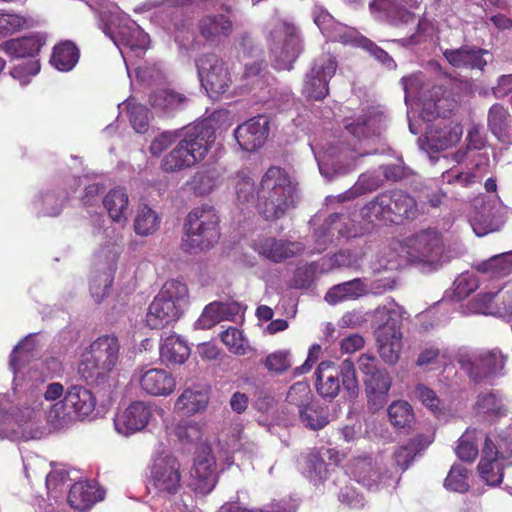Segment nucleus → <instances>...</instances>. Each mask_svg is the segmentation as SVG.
<instances>
[{"label": "nucleus", "mask_w": 512, "mask_h": 512, "mask_svg": "<svg viewBox=\"0 0 512 512\" xmlns=\"http://www.w3.org/2000/svg\"><path fill=\"white\" fill-rule=\"evenodd\" d=\"M26 341L15 346L10 354L9 365L14 373V383L23 389H33L53 378L54 370L59 366L55 358L35 360L24 366V362L30 357V351L25 348Z\"/></svg>", "instance_id": "0eeeda50"}, {"label": "nucleus", "mask_w": 512, "mask_h": 512, "mask_svg": "<svg viewBox=\"0 0 512 512\" xmlns=\"http://www.w3.org/2000/svg\"><path fill=\"white\" fill-rule=\"evenodd\" d=\"M219 223V216L212 206L194 208L184 222L182 249L192 253L213 247L220 238Z\"/></svg>", "instance_id": "39448f33"}, {"label": "nucleus", "mask_w": 512, "mask_h": 512, "mask_svg": "<svg viewBox=\"0 0 512 512\" xmlns=\"http://www.w3.org/2000/svg\"><path fill=\"white\" fill-rule=\"evenodd\" d=\"M444 487L453 492H467L470 487L468 483V469L461 464H454L444 480Z\"/></svg>", "instance_id": "79ce46f5"}, {"label": "nucleus", "mask_w": 512, "mask_h": 512, "mask_svg": "<svg viewBox=\"0 0 512 512\" xmlns=\"http://www.w3.org/2000/svg\"><path fill=\"white\" fill-rule=\"evenodd\" d=\"M362 154H358L356 149H348V148H341L339 150V153L336 155L339 159L340 163L345 164V171L352 170L356 166V160L358 156H361Z\"/></svg>", "instance_id": "69168bd1"}, {"label": "nucleus", "mask_w": 512, "mask_h": 512, "mask_svg": "<svg viewBox=\"0 0 512 512\" xmlns=\"http://www.w3.org/2000/svg\"><path fill=\"white\" fill-rule=\"evenodd\" d=\"M160 224L157 213L148 205L139 206L134 220L135 233L141 236H147L154 233Z\"/></svg>", "instance_id": "e433bc0d"}, {"label": "nucleus", "mask_w": 512, "mask_h": 512, "mask_svg": "<svg viewBox=\"0 0 512 512\" xmlns=\"http://www.w3.org/2000/svg\"><path fill=\"white\" fill-rule=\"evenodd\" d=\"M442 54L447 62L457 69L483 70L487 65L484 55L488 54V51L476 46L463 45L455 49H445Z\"/></svg>", "instance_id": "4be33fe9"}, {"label": "nucleus", "mask_w": 512, "mask_h": 512, "mask_svg": "<svg viewBox=\"0 0 512 512\" xmlns=\"http://www.w3.org/2000/svg\"><path fill=\"white\" fill-rule=\"evenodd\" d=\"M454 103L441 98L434 102L435 114L443 117L442 120L430 127L426 133L429 147L434 151H441L458 143L463 135V127L450 119H445V112L454 109Z\"/></svg>", "instance_id": "9b49d317"}, {"label": "nucleus", "mask_w": 512, "mask_h": 512, "mask_svg": "<svg viewBox=\"0 0 512 512\" xmlns=\"http://www.w3.org/2000/svg\"><path fill=\"white\" fill-rule=\"evenodd\" d=\"M104 207L114 222L126 221L128 210V195L123 188L111 189L103 199Z\"/></svg>", "instance_id": "72a5a7b5"}, {"label": "nucleus", "mask_w": 512, "mask_h": 512, "mask_svg": "<svg viewBox=\"0 0 512 512\" xmlns=\"http://www.w3.org/2000/svg\"><path fill=\"white\" fill-rule=\"evenodd\" d=\"M315 376L316 390L323 398L333 399L339 394L340 379L350 397L358 393L356 370L350 359L342 361L340 365H335L331 361H322L315 371Z\"/></svg>", "instance_id": "6e6552de"}, {"label": "nucleus", "mask_w": 512, "mask_h": 512, "mask_svg": "<svg viewBox=\"0 0 512 512\" xmlns=\"http://www.w3.org/2000/svg\"><path fill=\"white\" fill-rule=\"evenodd\" d=\"M234 29L230 17L225 14H208L197 22L199 35L210 45H219L230 37Z\"/></svg>", "instance_id": "aec40b11"}, {"label": "nucleus", "mask_w": 512, "mask_h": 512, "mask_svg": "<svg viewBox=\"0 0 512 512\" xmlns=\"http://www.w3.org/2000/svg\"><path fill=\"white\" fill-rule=\"evenodd\" d=\"M511 465L512 442L506 444V452L504 453L486 436L482 449V457L477 467L483 481L489 486L501 484L504 477V468Z\"/></svg>", "instance_id": "ddd939ff"}, {"label": "nucleus", "mask_w": 512, "mask_h": 512, "mask_svg": "<svg viewBox=\"0 0 512 512\" xmlns=\"http://www.w3.org/2000/svg\"><path fill=\"white\" fill-rule=\"evenodd\" d=\"M221 321L223 320L219 302L214 301L205 306L197 325L202 329H210Z\"/></svg>", "instance_id": "5fc2aeb1"}, {"label": "nucleus", "mask_w": 512, "mask_h": 512, "mask_svg": "<svg viewBox=\"0 0 512 512\" xmlns=\"http://www.w3.org/2000/svg\"><path fill=\"white\" fill-rule=\"evenodd\" d=\"M253 248L261 257L273 263H281L304 251V246L300 242L275 237H259Z\"/></svg>", "instance_id": "f3484780"}, {"label": "nucleus", "mask_w": 512, "mask_h": 512, "mask_svg": "<svg viewBox=\"0 0 512 512\" xmlns=\"http://www.w3.org/2000/svg\"><path fill=\"white\" fill-rule=\"evenodd\" d=\"M417 399L434 415L438 416L444 412L442 400L436 392L424 384H417L415 387Z\"/></svg>", "instance_id": "49530a36"}, {"label": "nucleus", "mask_w": 512, "mask_h": 512, "mask_svg": "<svg viewBox=\"0 0 512 512\" xmlns=\"http://www.w3.org/2000/svg\"><path fill=\"white\" fill-rule=\"evenodd\" d=\"M365 391L369 408L377 411L387 403L388 393L392 385V379L386 370L364 378Z\"/></svg>", "instance_id": "a878e982"}, {"label": "nucleus", "mask_w": 512, "mask_h": 512, "mask_svg": "<svg viewBox=\"0 0 512 512\" xmlns=\"http://www.w3.org/2000/svg\"><path fill=\"white\" fill-rule=\"evenodd\" d=\"M297 184L287 171L279 166H270L260 179L257 189L256 207L265 220L274 221L284 217L296 206Z\"/></svg>", "instance_id": "f257e3e1"}, {"label": "nucleus", "mask_w": 512, "mask_h": 512, "mask_svg": "<svg viewBox=\"0 0 512 512\" xmlns=\"http://www.w3.org/2000/svg\"><path fill=\"white\" fill-rule=\"evenodd\" d=\"M158 296L167 301L171 300L174 304H177L178 307H181V303L185 301L188 296V288L182 281L170 279L164 283Z\"/></svg>", "instance_id": "c03bdc74"}, {"label": "nucleus", "mask_w": 512, "mask_h": 512, "mask_svg": "<svg viewBox=\"0 0 512 512\" xmlns=\"http://www.w3.org/2000/svg\"><path fill=\"white\" fill-rule=\"evenodd\" d=\"M176 146L164 156L161 168L165 172H178L202 161L215 141V130L202 121L179 132Z\"/></svg>", "instance_id": "f03ea898"}, {"label": "nucleus", "mask_w": 512, "mask_h": 512, "mask_svg": "<svg viewBox=\"0 0 512 512\" xmlns=\"http://www.w3.org/2000/svg\"><path fill=\"white\" fill-rule=\"evenodd\" d=\"M149 36L140 27L131 30L130 37L126 40V44L132 50H146L149 46Z\"/></svg>", "instance_id": "680f3d73"}, {"label": "nucleus", "mask_w": 512, "mask_h": 512, "mask_svg": "<svg viewBox=\"0 0 512 512\" xmlns=\"http://www.w3.org/2000/svg\"><path fill=\"white\" fill-rule=\"evenodd\" d=\"M222 320H234V318L242 312V307L237 302H219Z\"/></svg>", "instance_id": "774afa93"}, {"label": "nucleus", "mask_w": 512, "mask_h": 512, "mask_svg": "<svg viewBox=\"0 0 512 512\" xmlns=\"http://www.w3.org/2000/svg\"><path fill=\"white\" fill-rule=\"evenodd\" d=\"M218 512H295V507L287 500L275 501L265 508H246L237 502L224 503Z\"/></svg>", "instance_id": "a19ab883"}, {"label": "nucleus", "mask_w": 512, "mask_h": 512, "mask_svg": "<svg viewBox=\"0 0 512 512\" xmlns=\"http://www.w3.org/2000/svg\"><path fill=\"white\" fill-rule=\"evenodd\" d=\"M364 343V338L361 335L353 334L341 340L340 349L342 353L352 354L362 349Z\"/></svg>", "instance_id": "0e129e2a"}, {"label": "nucleus", "mask_w": 512, "mask_h": 512, "mask_svg": "<svg viewBox=\"0 0 512 512\" xmlns=\"http://www.w3.org/2000/svg\"><path fill=\"white\" fill-rule=\"evenodd\" d=\"M475 169L469 168L468 171H459L455 168H452L442 174L443 181L447 183H458L461 186H468L480 177L475 172Z\"/></svg>", "instance_id": "6e6d98bb"}, {"label": "nucleus", "mask_w": 512, "mask_h": 512, "mask_svg": "<svg viewBox=\"0 0 512 512\" xmlns=\"http://www.w3.org/2000/svg\"><path fill=\"white\" fill-rule=\"evenodd\" d=\"M113 283V269L96 274L90 282V292L96 303H101L109 294Z\"/></svg>", "instance_id": "a18cd8bd"}, {"label": "nucleus", "mask_w": 512, "mask_h": 512, "mask_svg": "<svg viewBox=\"0 0 512 512\" xmlns=\"http://www.w3.org/2000/svg\"><path fill=\"white\" fill-rule=\"evenodd\" d=\"M269 135V120L258 115L239 125L234 136L242 150L256 151L262 147Z\"/></svg>", "instance_id": "a211bd4d"}, {"label": "nucleus", "mask_w": 512, "mask_h": 512, "mask_svg": "<svg viewBox=\"0 0 512 512\" xmlns=\"http://www.w3.org/2000/svg\"><path fill=\"white\" fill-rule=\"evenodd\" d=\"M371 117L367 114L358 116L353 121L345 125L346 131L354 136L356 139L361 140L371 135L372 129L370 126Z\"/></svg>", "instance_id": "864d4df0"}, {"label": "nucleus", "mask_w": 512, "mask_h": 512, "mask_svg": "<svg viewBox=\"0 0 512 512\" xmlns=\"http://www.w3.org/2000/svg\"><path fill=\"white\" fill-rule=\"evenodd\" d=\"M508 111L500 104H494L489 109L488 126L493 134L503 133L508 124Z\"/></svg>", "instance_id": "8fccbe9b"}, {"label": "nucleus", "mask_w": 512, "mask_h": 512, "mask_svg": "<svg viewBox=\"0 0 512 512\" xmlns=\"http://www.w3.org/2000/svg\"><path fill=\"white\" fill-rule=\"evenodd\" d=\"M208 397L201 391L186 389L178 397L175 407L185 414H195L206 408Z\"/></svg>", "instance_id": "4c0bfd02"}, {"label": "nucleus", "mask_w": 512, "mask_h": 512, "mask_svg": "<svg viewBox=\"0 0 512 512\" xmlns=\"http://www.w3.org/2000/svg\"><path fill=\"white\" fill-rule=\"evenodd\" d=\"M235 191L237 199L242 204L254 203L257 199V189L248 171L241 170L236 174Z\"/></svg>", "instance_id": "ea45409f"}, {"label": "nucleus", "mask_w": 512, "mask_h": 512, "mask_svg": "<svg viewBox=\"0 0 512 512\" xmlns=\"http://www.w3.org/2000/svg\"><path fill=\"white\" fill-rule=\"evenodd\" d=\"M181 313L182 307L157 295L148 307L146 325L151 329H162L179 319Z\"/></svg>", "instance_id": "5701e85b"}, {"label": "nucleus", "mask_w": 512, "mask_h": 512, "mask_svg": "<svg viewBox=\"0 0 512 512\" xmlns=\"http://www.w3.org/2000/svg\"><path fill=\"white\" fill-rule=\"evenodd\" d=\"M97 489L88 482L74 483L68 493V503L71 508L79 511L90 509L99 498L96 495Z\"/></svg>", "instance_id": "2f4dec72"}, {"label": "nucleus", "mask_w": 512, "mask_h": 512, "mask_svg": "<svg viewBox=\"0 0 512 512\" xmlns=\"http://www.w3.org/2000/svg\"><path fill=\"white\" fill-rule=\"evenodd\" d=\"M455 452L462 461L473 462L478 456V446L469 440V435L466 433L459 439Z\"/></svg>", "instance_id": "4d7b16f0"}, {"label": "nucleus", "mask_w": 512, "mask_h": 512, "mask_svg": "<svg viewBox=\"0 0 512 512\" xmlns=\"http://www.w3.org/2000/svg\"><path fill=\"white\" fill-rule=\"evenodd\" d=\"M33 26L32 19L20 14L0 13V38H5Z\"/></svg>", "instance_id": "58836bf2"}, {"label": "nucleus", "mask_w": 512, "mask_h": 512, "mask_svg": "<svg viewBox=\"0 0 512 512\" xmlns=\"http://www.w3.org/2000/svg\"><path fill=\"white\" fill-rule=\"evenodd\" d=\"M281 33L284 35L283 45L272 49L276 55L275 68L289 70L302 51V41L297 28L292 24L283 23Z\"/></svg>", "instance_id": "412c9836"}, {"label": "nucleus", "mask_w": 512, "mask_h": 512, "mask_svg": "<svg viewBox=\"0 0 512 512\" xmlns=\"http://www.w3.org/2000/svg\"><path fill=\"white\" fill-rule=\"evenodd\" d=\"M402 333L396 322L385 323L378 329L377 342L382 359L388 364H395L402 349Z\"/></svg>", "instance_id": "393cba45"}, {"label": "nucleus", "mask_w": 512, "mask_h": 512, "mask_svg": "<svg viewBox=\"0 0 512 512\" xmlns=\"http://www.w3.org/2000/svg\"><path fill=\"white\" fill-rule=\"evenodd\" d=\"M311 390L306 382L294 383L287 392L286 402L301 410L311 401Z\"/></svg>", "instance_id": "09e8293b"}, {"label": "nucleus", "mask_w": 512, "mask_h": 512, "mask_svg": "<svg viewBox=\"0 0 512 512\" xmlns=\"http://www.w3.org/2000/svg\"><path fill=\"white\" fill-rule=\"evenodd\" d=\"M120 341L115 334L97 337L82 354L78 366L80 376L89 385L108 384L120 361Z\"/></svg>", "instance_id": "7ed1b4c3"}, {"label": "nucleus", "mask_w": 512, "mask_h": 512, "mask_svg": "<svg viewBox=\"0 0 512 512\" xmlns=\"http://www.w3.org/2000/svg\"><path fill=\"white\" fill-rule=\"evenodd\" d=\"M474 411L477 415H483L489 420L499 419L507 413L502 398L495 392L480 393L474 404Z\"/></svg>", "instance_id": "7c9ffc66"}, {"label": "nucleus", "mask_w": 512, "mask_h": 512, "mask_svg": "<svg viewBox=\"0 0 512 512\" xmlns=\"http://www.w3.org/2000/svg\"><path fill=\"white\" fill-rule=\"evenodd\" d=\"M264 365L269 371L282 373L290 367L288 353L283 351L271 353L265 358Z\"/></svg>", "instance_id": "bf43d9fd"}, {"label": "nucleus", "mask_w": 512, "mask_h": 512, "mask_svg": "<svg viewBox=\"0 0 512 512\" xmlns=\"http://www.w3.org/2000/svg\"><path fill=\"white\" fill-rule=\"evenodd\" d=\"M183 471L180 460L170 452L156 454L148 466L146 487L150 493L171 499L183 489Z\"/></svg>", "instance_id": "423d86ee"}, {"label": "nucleus", "mask_w": 512, "mask_h": 512, "mask_svg": "<svg viewBox=\"0 0 512 512\" xmlns=\"http://www.w3.org/2000/svg\"><path fill=\"white\" fill-rule=\"evenodd\" d=\"M220 339L233 354L245 355L249 349L242 332L236 327L227 328L220 334Z\"/></svg>", "instance_id": "37998d69"}, {"label": "nucleus", "mask_w": 512, "mask_h": 512, "mask_svg": "<svg viewBox=\"0 0 512 512\" xmlns=\"http://www.w3.org/2000/svg\"><path fill=\"white\" fill-rule=\"evenodd\" d=\"M367 293V284L361 278H355L330 287L324 299L327 303L336 305L341 302L359 299Z\"/></svg>", "instance_id": "cd10ccee"}, {"label": "nucleus", "mask_w": 512, "mask_h": 512, "mask_svg": "<svg viewBox=\"0 0 512 512\" xmlns=\"http://www.w3.org/2000/svg\"><path fill=\"white\" fill-rule=\"evenodd\" d=\"M387 412L390 423L396 429H410L415 421L412 406L404 400L392 402Z\"/></svg>", "instance_id": "f704fd0d"}, {"label": "nucleus", "mask_w": 512, "mask_h": 512, "mask_svg": "<svg viewBox=\"0 0 512 512\" xmlns=\"http://www.w3.org/2000/svg\"><path fill=\"white\" fill-rule=\"evenodd\" d=\"M127 112L133 129L137 133H145L149 127L148 109L140 104H129Z\"/></svg>", "instance_id": "3c124183"}, {"label": "nucleus", "mask_w": 512, "mask_h": 512, "mask_svg": "<svg viewBox=\"0 0 512 512\" xmlns=\"http://www.w3.org/2000/svg\"><path fill=\"white\" fill-rule=\"evenodd\" d=\"M44 44L45 38L38 33L9 39L0 44V50L11 58H29L27 62L11 69L10 74L13 78L26 82L29 77L35 76L40 71V62L36 57Z\"/></svg>", "instance_id": "1a4fd4ad"}, {"label": "nucleus", "mask_w": 512, "mask_h": 512, "mask_svg": "<svg viewBox=\"0 0 512 512\" xmlns=\"http://www.w3.org/2000/svg\"><path fill=\"white\" fill-rule=\"evenodd\" d=\"M461 369L475 384L491 382L505 366V357L499 349L480 352L473 356L462 355Z\"/></svg>", "instance_id": "f8f14e48"}, {"label": "nucleus", "mask_w": 512, "mask_h": 512, "mask_svg": "<svg viewBox=\"0 0 512 512\" xmlns=\"http://www.w3.org/2000/svg\"><path fill=\"white\" fill-rule=\"evenodd\" d=\"M188 102V98L173 89H159L149 96V104L163 113H173L182 110Z\"/></svg>", "instance_id": "c756f323"}, {"label": "nucleus", "mask_w": 512, "mask_h": 512, "mask_svg": "<svg viewBox=\"0 0 512 512\" xmlns=\"http://www.w3.org/2000/svg\"><path fill=\"white\" fill-rule=\"evenodd\" d=\"M401 251L413 263L437 264L443 253L442 235L433 228H427L404 238Z\"/></svg>", "instance_id": "9d476101"}, {"label": "nucleus", "mask_w": 512, "mask_h": 512, "mask_svg": "<svg viewBox=\"0 0 512 512\" xmlns=\"http://www.w3.org/2000/svg\"><path fill=\"white\" fill-rule=\"evenodd\" d=\"M139 383L141 389L152 396H168L176 388L174 376L161 368H151L142 373Z\"/></svg>", "instance_id": "b1692460"}, {"label": "nucleus", "mask_w": 512, "mask_h": 512, "mask_svg": "<svg viewBox=\"0 0 512 512\" xmlns=\"http://www.w3.org/2000/svg\"><path fill=\"white\" fill-rule=\"evenodd\" d=\"M63 405L68 413L72 411L79 417H86L95 410L96 398L86 387L74 385L66 392Z\"/></svg>", "instance_id": "bb28decb"}, {"label": "nucleus", "mask_w": 512, "mask_h": 512, "mask_svg": "<svg viewBox=\"0 0 512 512\" xmlns=\"http://www.w3.org/2000/svg\"><path fill=\"white\" fill-rule=\"evenodd\" d=\"M358 365L364 378L371 377L382 370L377 367V358L369 354H362L358 359Z\"/></svg>", "instance_id": "e2e57ef3"}, {"label": "nucleus", "mask_w": 512, "mask_h": 512, "mask_svg": "<svg viewBox=\"0 0 512 512\" xmlns=\"http://www.w3.org/2000/svg\"><path fill=\"white\" fill-rule=\"evenodd\" d=\"M79 56L78 47L66 40L54 46L50 63L59 71H70L77 64Z\"/></svg>", "instance_id": "473e14b6"}, {"label": "nucleus", "mask_w": 512, "mask_h": 512, "mask_svg": "<svg viewBox=\"0 0 512 512\" xmlns=\"http://www.w3.org/2000/svg\"><path fill=\"white\" fill-rule=\"evenodd\" d=\"M152 416L150 406L143 401L132 402L114 420L116 430L125 436L143 430Z\"/></svg>", "instance_id": "6ab92c4d"}, {"label": "nucleus", "mask_w": 512, "mask_h": 512, "mask_svg": "<svg viewBox=\"0 0 512 512\" xmlns=\"http://www.w3.org/2000/svg\"><path fill=\"white\" fill-rule=\"evenodd\" d=\"M179 133L163 132L157 136L150 144L149 150L153 156H159L167 149L178 137Z\"/></svg>", "instance_id": "052dcab7"}, {"label": "nucleus", "mask_w": 512, "mask_h": 512, "mask_svg": "<svg viewBox=\"0 0 512 512\" xmlns=\"http://www.w3.org/2000/svg\"><path fill=\"white\" fill-rule=\"evenodd\" d=\"M299 415L305 426L312 430H320L328 424L327 417L321 411L310 406V404L299 410Z\"/></svg>", "instance_id": "603ef678"}, {"label": "nucleus", "mask_w": 512, "mask_h": 512, "mask_svg": "<svg viewBox=\"0 0 512 512\" xmlns=\"http://www.w3.org/2000/svg\"><path fill=\"white\" fill-rule=\"evenodd\" d=\"M361 216L369 222L401 224L414 220L419 215L416 200L403 190L384 191L376 195L360 210Z\"/></svg>", "instance_id": "20e7f679"}, {"label": "nucleus", "mask_w": 512, "mask_h": 512, "mask_svg": "<svg viewBox=\"0 0 512 512\" xmlns=\"http://www.w3.org/2000/svg\"><path fill=\"white\" fill-rule=\"evenodd\" d=\"M196 65L201 83L215 94L225 93L232 84L231 74L225 61L214 53L200 56Z\"/></svg>", "instance_id": "2eb2a0df"}, {"label": "nucleus", "mask_w": 512, "mask_h": 512, "mask_svg": "<svg viewBox=\"0 0 512 512\" xmlns=\"http://www.w3.org/2000/svg\"><path fill=\"white\" fill-rule=\"evenodd\" d=\"M313 280L314 270L308 265L299 266L294 271L291 286L296 289L309 288Z\"/></svg>", "instance_id": "13d9d810"}, {"label": "nucleus", "mask_w": 512, "mask_h": 512, "mask_svg": "<svg viewBox=\"0 0 512 512\" xmlns=\"http://www.w3.org/2000/svg\"><path fill=\"white\" fill-rule=\"evenodd\" d=\"M354 479L367 488H372L379 481V472L373 465L372 458H358L352 464Z\"/></svg>", "instance_id": "c9c22d12"}, {"label": "nucleus", "mask_w": 512, "mask_h": 512, "mask_svg": "<svg viewBox=\"0 0 512 512\" xmlns=\"http://www.w3.org/2000/svg\"><path fill=\"white\" fill-rule=\"evenodd\" d=\"M367 49L370 54L377 59L380 63L384 64L387 67H391L394 64L393 58L381 47L376 45L373 42H369L367 45Z\"/></svg>", "instance_id": "338daca9"}, {"label": "nucleus", "mask_w": 512, "mask_h": 512, "mask_svg": "<svg viewBox=\"0 0 512 512\" xmlns=\"http://www.w3.org/2000/svg\"><path fill=\"white\" fill-rule=\"evenodd\" d=\"M420 440L412 439L407 444L400 446L393 454L395 464L402 470H406L414 457L420 452Z\"/></svg>", "instance_id": "de8ad7c7"}, {"label": "nucleus", "mask_w": 512, "mask_h": 512, "mask_svg": "<svg viewBox=\"0 0 512 512\" xmlns=\"http://www.w3.org/2000/svg\"><path fill=\"white\" fill-rule=\"evenodd\" d=\"M216 460L210 448H203L194 457L190 487L196 495L207 496L216 487Z\"/></svg>", "instance_id": "dca6fc26"}, {"label": "nucleus", "mask_w": 512, "mask_h": 512, "mask_svg": "<svg viewBox=\"0 0 512 512\" xmlns=\"http://www.w3.org/2000/svg\"><path fill=\"white\" fill-rule=\"evenodd\" d=\"M337 68L336 57L331 53H322L307 74L303 93L312 100H323L329 93V81Z\"/></svg>", "instance_id": "4468645a"}, {"label": "nucleus", "mask_w": 512, "mask_h": 512, "mask_svg": "<svg viewBox=\"0 0 512 512\" xmlns=\"http://www.w3.org/2000/svg\"><path fill=\"white\" fill-rule=\"evenodd\" d=\"M190 352L187 342L177 335L166 337L160 345V359L166 366L185 363L190 356Z\"/></svg>", "instance_id": "c85d7f7f"}]
</instances>
